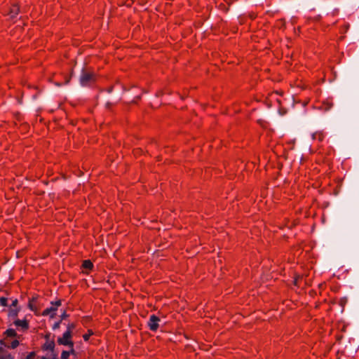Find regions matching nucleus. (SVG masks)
<instances>
[{
    "instance_id": "obj_1",
    "label": "nucleus",
    "mask_w": 359,
    "mask_h": 359,
    "mask_svg": "<svg viewBox=\"0 0 359 359\" xmlns=\"http://www.w3.org/2000/svg\"><path fill=\"white\" fill-rule=\"evenodd\" d=\"M97 81L95 73L83 70L80 76V83L82 86H90Z\"/></svg>"
},
{
    "instance_id": "obj_2",
    "label": "nucleus",
    "mask_w": 359,
    "mask_h": 359,
    "mask_svg": "<svg viewBox=\"0 0 359 359\" xmlns=\"http://www.w3.org/2000/svg\"><path fill=\"white\" fill-rule=\"evenodd\" d=\"M55 344L54 340H47L42 345L41 348L43 351H48L50 352V356L48 358L46 356H42L41 359H57V355L55 352Z\"/></svg>"
},
{
    "instance_id": "obj_3",
    "label": "nucleus",
    "mask_w": 359,
    "mask_h": 359,
    "mask_svg": "<svg viewBox=\"0 0 359 359\" xmlns=\"http://www.w3.org/2000/svg\"><path fill=\"white\" fill-rule=\"evenodd\" d=\"M57 342L59 345L66 346H72V344H74L72 341V334L69 331H65L62 337L57 338Z\"/></svg>"
},
{
    "instance_id": "obj_4",
    "label": "nucleus",
    "mask_w": 359,
    "mask_h": 359,
    "mask_svg": "<svg viewBox=\"0 0 359 359\" xmlns=\"http://www.w3.org/2000/svg\"><path fill=\"white\" fill-rule=\"evenodd\" d=\"M51 306L46 308L42 312V316H50V318H54L55 316V312L57 310L58 307L61 306V300H57L55 302H51Z\"/></svg>"
},
{
    "instance_id": "obj_5",
    "label": "nucleus",
    "mask_w": 359,
    "mask_h": 359,
    "mask_svg": "<svg viewBox=\"0 0 359 359\" xmlns=\"http://www.w3.org/2000/svg\"><path fill=\"white\" fill-rule=\"evenodd\" d=\"M160 321L161 319L158 316L154 314L151 315L149 321L147 322L149 329L152 332H156L159 327Z\"/></svg>"
},
{
    "instance_id": "obj_6",
    "label": "nucleus",
    "mask_w": 359,
    "mask_h": 359,
    "mask_svg": "<svg viewBox=\"0 0 359 359\" xmlns=\"http://www.w3.org/2000/svg\"><path fill=\"white\" fill-rule=\"evenodd\" d=\"M0 344L6 348L15 349L20 345V341L18 339H14L12 341L0 339Z\"/></svg>"
},
{
    "instance_id": "obj_7",
    "label": "nucleus",
    "mask_w": 359,
    "mask_h": 359,
    "mask_svg": "<svg viewBox=\"0 0 359 359\" xmlns=\"http://www.w3.org/2000/svg\"><path fill=\"white\" fill-rule=\"evenodd\" d=\"M20 335H19L17 332L13 328H8L3 333V338L1 339L8 340L11 338L18 339Z\"/></svg>"
},
{
    "instance_id": "obj_8",
    "label": "nucleus",
    "mask_w": 359,
    "mask_h": 359,
    "mask_svg": "<svg viewBox=\"0 0 359 359\" xmlns=\"http://www.w3.org/2000/svg\"><path fill=\"white\" fill-rule=\"evenodd\" d=\"M13 324L17 327H20L22 331H27L29 327V320L26 318L22 320L16 319L13 322Z\"/></svg>"
},
{
    "instance_id": "obj_9",
    "label": "nucleus",
    "mask_w": 359,
    "mask_h": 359,
    "mask_svg": "<svg viewBox=\"0 0 359 359\" xmlns=\"http://www.w3.org/2000/svg\"><path fill=\"white\" fill-rule=\"evenodd\" d=\"M0 359H15V357L7 350L0 346Z\"/></svg>"
},
{
    "instance_id": "obj_10",
    "label": "nucleus",
    "mask_w": 359,
    "mask_h": 359,
    "mask_svg": "<svg viewBox=\"0 0 359 359\" xmlns=\"http://www.w3.org/2000/svg\"><path fill=\"white\" fill-rule=\"evenodd\" d=\"M20 11L19 6L16 4L12 5L10 8L9 15L11 18H15L17 17Z\"/></svg>"
},
{
    "instance_id": "obj_11",
    "label": "nucleus",
    "mask_w": 359,
    "mask_h": 359,
    "mask_svg": "<svg viewBox=\"0 0 359 359\" xmlns=\"http://www.w3.org/2000/svg\"><path fill=\"white\" fill-rule=\"evenodd\" d=\"M37 299V297H32L31 299H29V302H28V304H27V306L28 308L32 311H34V313L36 315H37V308L36 306L34 304V302H36Z\"/></svg>"
},
{
    "instance_id": "obj_12",
    "label": "nucleus",
    "mask_w": 359,
    "mask_h": 359,
    "mask_svg": "<svg viewBox=\"0 0 359 359\" xmlns=\"http://www.w3.org/2000/svg\"><path fill=\"white\" fill-rule=\"evenodd\" d=\"M20 311V308H9L8 317L12 318H16Z\"/></svg>"
},
{
    "instance_id": "obj_13",
    "label": "nucleus",
    "mask_w": 359,
    "mask_h": 359,
    "mask_svg": "<svg viewBox=\"0 0 359 359\" xmlns=\"http://www.w3.org/2000/svg\"><path fill=\"white\" fill-rule=\"evenodd\" d=\"M313 139L321 142L324 140L325 135L323 132H316L312 135Z\"/></svg>"
},
{
    "instance_id": "obj_14",
    "label": "nucleus",
    "mask_w": 359,
    "mask_h": 359,
    "mask_svg": "<svg viewBox=\"0 0 359 359\" xmlns=\"http://www.w3.org/2000/svg\"><path fill=\"white\" fill-rule=\"evenodd\" d=\"M82 268L87 270H92L93 268V264L89 259L84 260L82 263Z\"/></svg>"
},
{
    "instance_id": "obj_15",
    "label": "nucleus",
    "mask_w": 359,
    "mask_h": 359,
    "mask_svg": "<svg viewBox=\"0 0 359 359\" xmlns=\"http://www.w3.org/2000/svg\"><path fill=\"white\" fill-rule=\"evenodd\" d=\"M94 332H93L92 330H88V332L84 334L83 335V339L85 341H87L89 340L90 339V337H91L92 335H93Z\"/></svg>"
},
{
    "instance_id": "obj_16",
    "label": "nucleus",
    "mask_w": 359,
    "mask_h": 359,
    "mask_svg": "<svg viewBox=\"0 0 359 359\" xmlns=\"http://www.w3.org/2000/svg\"><path fill=\"white\" fill-rule=\"evenodd\" d=\"M75 327H76V324L75 323H69L67 325V330L66 331H69V332L71 334H72V331L75 329Z\"/></svg>"
},
{
    "instance_id": "obj_17",
    "label": "nucleus",
    "mask_w": 359,
    "mask_h": 359,
    "mask_svg": "<svg viewBox=\"0 0 359 359\" xmlns=\"http://www.w3.org/2000/svg\"><path fill=\"white\" fill-rule=\"evenodd\" d=\"M0 304L2 306H8V299L6 297H0Z\"/></svg>"
},
{
    "instance_id": "obj_18",
    "label": "nucleus",
    "mask_w": 359,
    "mask_h": 359,
    "mask_svg": "<svg viewBox=\"0 0 359 359\" xmlns=\"http://www.w3.org/2000/svg\"><path fill=\"white\" fill-rule=\"evenodd\" d=\"M69 353L67 351H62L61 353L60 359H68L69 358Z\"/></svg>"
},
{
    "instance_id": "obj_19",
    "label": "nucleus",
    "mask_w": 359,
    "mask_h": 359,
    "mask_svg": "<svg viewBox=\"0 0 359 359\" xmlns=\"http://www.w3.org/2000/svg\"><path fill=\"white\" fill-rule=\"evenodd\" d=\"M10 308H20V306H18V299H12V303L10 305Z\"/></svg>"
},
{
    "instance_id": "obj_20",
    "label": "nucleus",
    "mask_w": 359,
    "mask_h": 359,
    "mask_svg": "<svg viewBox=\"0 0 359 359\" xmlns=\"http://www.w3.org/2000/svg\"><path fill=\"white\" fill-rule=\"evenodd\" d=\"M36 355V352L32 351L28 353V355L26 356L25 359H34Z\"/></svg>"
},
{
    "instance_id": "obj_21",
    "label": "nucleus",
    "mask_w": 359,
    "mask_h": 359,
    "mask_svg": "<svg viewBox=\"0 0 359 359\" xmlns=\"http://www.w3.org/2000/svg\"><path fill=\"white\" fill-rule=\"evenodd\" d=\"M68 347L69 348V351H68L69 355H76V351L74 349V344H72V346H68Z\"/></svg>"
},
{
    "instance_id": "obj_22",
    "label": "nucleus",
    "mask_w": 359,
    "mask_h": 359,
    "mask_svg": "<svg viewBox=\"0 0 359 359\" xmlns=\"http://www.w3.org/2000/svg\"><path fill=\"white\" fill-rule=\"evenodd\" d=\"M60 321L55 323L54 325H53V330H55L56 329H58L60 327Z\"/></svg>"
},
{
    "instance_id": "obj_23",
    "label": "nucleus",
    "mask_w": 359,
    "mask_h": 359,
    "mask_svg": "<svg viewBox=\"0 0 359 359\" xmlns=\"http://www.w3.org/2000/svg\"><path fill=\"white\" fill-rule=\"evenodd\" d=\"M68 315L67 314V313L65 311L62 315H61V318L62 320H64L66 318H67Z\"/></svg>"
},
{
    "instance_id": "obj_24",
    "label": "nucleus",
    "mask_w": 359,
    "mask_h": 359,
    "mask_svg": "<svg viewBox=\"0 0 359 359\" xmlns=\"http://www.w3.org/2000/svg\"><path fill=\"white\" fill-rule=\"evenodd\" d=\"M50 333H48L45 335L44 338L46 339V341L47 340H50Z\"/></svg>"
},
{
    "instance_id": "obj_25",
    "label": "nucleus",
    "mask_w": 359,
    "mask_h": 359,
    "mask_svg": "<svg viewBox=\"0 0 359 359\" xmlns=\"http://www.w3.org/2000/svg\"><path fill=\"white\" fill-rule=\"evenodd\" d=\"M314 19L315 20H319L320 19V15H317Z\"/></svg>"
},
{
    "instance_id": "obj_26",
    "label": "nucleus",
    "mask_w": 359,
    "mask_h": 359,
    "mask_svg": "<svg viewBox=\"0 0 359 359\" xmlns=\"http://www.w3.org/2000/svg\"><path fill=\"white\" fill-rule=\"evenodd\" d=\"M332 105V104H330L327 107H326V109H328L331 108Z\"/></svg>"
}]
</instances>
